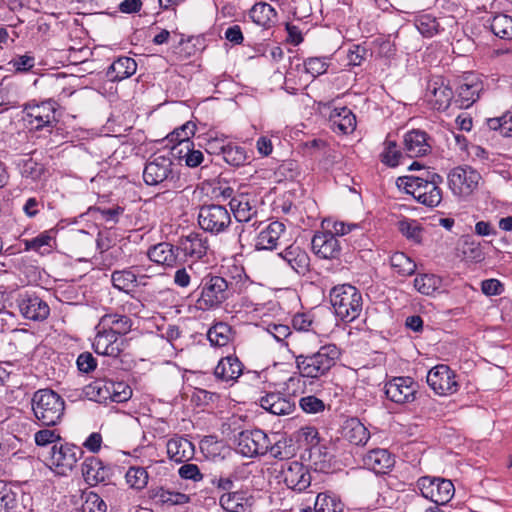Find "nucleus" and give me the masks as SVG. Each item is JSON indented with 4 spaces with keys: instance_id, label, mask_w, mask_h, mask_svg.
Listing matches in <instances>:
<instances>
[{
    "instance_id": "nucleus-1",
    "label": "nucleus",
    "mask_w": 512,
    "mask_h": 512,
    "mask_svg": "<svg viewBox=\"0 0 512 512\" xmlns=\"http://www.w3.org/2000/svg\"><path fill=\"white\" fill-rule=\"evenodd\" d=\"M340 356V349L332 343L321 345L315 351L303 346V351L295 357V363L302 377L318 379L335 366Z\"/></svg>"
},
{
    "instance_id": "nucleus-2",
    "label": "nucleus",
    "mask_w": 512,
    "mask_h": 512,
    "mask_svg": "<svg viewBox=\"0 0 512 512\" xmlns=\"http://www.w3.org/2000/svg\"><path fill=\"white\" fill-rule=\"evenodd\" d=\"M442 176L426 170L421 176H404L397 179L398 187L427 207H436L442 201V190L439 185Z\"/></svg>"
},
{
    "instance_id": "nucleus-3",
    "label": "nucleus",
    "mask_w": 512,
    "mask_h": 512,
    "mask_svg": "<svg viewBox=\"0 0 512 512\" xmlns=\"http://www.w3.org/2000/svg\"><path fill=\"white\" fill-rule=\"evenodd\" d=\"M329 298L336 316L343 322H352L362 313V294L353 285L342 284L333 287Z\"/></svg>"
},
{
    "instance_id": "nucleus-4",
    "label": "nucleus",
    "mask_w": 512,
    "mask_h": 512,
    "mask_svg": "<svg viewBox=\"0 0 512 512\" xmlns=\"http://www.w3.org/2000/svg\"><path fill=\"white\" fill-rule=\"evenodd\" d=\"M31 405L35 418L43 426H55L64 416L65 401L51 389L36 391L31 399Z\"/></svg>"
},
{
    "instance_id": "nucleus-5",
    "label": "nucleus",
    "mask_w": 512,
    "mask_h": 512,
    "mask_svg": "<svg viewBox=\"0 0 512 512\" xmlns=\"http://www.w3.org/2000/svg\"><path fill=\"white\" fill-rule=\"evenodd\" d=\"M201 289L196 307L200 310H209L221 305L229 297L228 282L220 276L206 273L198 284Z\"/></svg>"
},
{
    "instance_id": "nucleus-6",
    "label": "nucleus",
    "mask_w": 512,
    "mask_h": 512,
    "mask_svg": "<svg viewBox=\"0 0 512 512\" xmlns=\"http://www.w3.org/2000/svg\"><path fill=\"white\" fill-rule=\"evenodd\" d=\"M143 179L147 185H161L164 188L175 187L179 180L174 171L172 159L169 156L153 155L146 162Z\"/></svg>"
},
{
    "instance_id": "nucleus-7",
    "label": "nucleus",
    "mask_w": 512,
    "mask_h": 512,
    "mask_svg": "<svg viewBox=\"0 0 512 512\" xmlns=\"http://www.w3.org/2000/svg\"><path fill=\"white\" fill-rule=\"evenodd\" d=\"M197 220L199 227L211 235L224 233L232 222L229 210L218 204L202 205Z\"/></svg>"
},
{
    "instance_id": "nucleus-8",
    "label": "nucleus",
    "mask_w": 512,
    "mask_h": 512,
    "mask_svg": "<svg viewBox=\"0 0 512 512\" xmlns=\"http://www.w3.org/2000/svg\"><path fill=\"white\" fill-rule=\"evenodd\" d=\"M236 450L245 457L264 456L267 454L269 435L261 429L245 430L235 436Z\"/></svg>"
},
{
    "instance_id": "nucleus-9",
    "label": "nucleus",
    "mask_w": 512,
    "mask_h": 512,
    "mask_svg": "<svg viewBox=\"0 0 512 512\" xmlns=\"http://www.w3.org/2000/svg\"><path fill=\"white\" fill-rule=\"evenodd\" d=\"M82 453V449L73 444H54L49 458L50 468L58 475H67L76 466Z\"/></svg>"
},
{
    "instance_id": "nucleus-10",
    "label": "nucleus",
    "mask_w": 512,
    "mask_h": 512,
    "mask_svg": "<svg viewBox=\"0 0 512 512\" xmlns=\"http://www.w3.org/2000/svg\"><path fill=\"white\" fill-rule=\"evenodd\" d=\"M480 174L471 167H456L448 175V184L452 192L467 197L477 188Z\"/></svg>"
},
{
    "instance_id": "nucleus-11",
    "label": "nucleus",
    "mask_w": 512,
    "mask_h": 512,
    "mask_svg": "<svg viewBox=\"0 0 512 512\" xmlns=\"http://www.w3.org/2000/svg\"><path fill=\"white\" fill-rule=\"evenodd\" d=\"M418 383L411 377H393L385 383L386 397L397 404H408L416 399Z\"/></svg>"
},
{
    "instance_id": "nucleus-12",
    "label": "nucleus",
    "mask_w": 512,
    "mask_h": 512,
    "mask_svg": "<svg viewBox=\"0 0 512 512\" xmlns=\"http://www.w3.org/2000/svg\"><path fill=\"white\" fill-rule=\"evenodd\" d=\"M456 375L449 366L439 364L429 370L427 374V384L438 395H449L457 392L458 382Z\"/></svg>"
},
{
    "instance_id": "nucleus-13",
    "label": "nucleus",
    "mask_w": 512,
    "mask_h": 512,
    "mask_svg": "<svg viewBox=\"0 0 512 512\" xmlns=\"http://www.w3.org/2000/svg\"><path fill=\"white\" fill-rule=\"evenodd\" d=\"M96 330L97 333L92 345L97 354L116 358L125 350L127 346L125 339L99 327V324L96 326Z\"/></svg>"
},
{
    "instance_id": "nucleus-14",
    "label": "nucleus",
    "mask_w": 512,
    "mask_h": 512,
    "mask_svg": "<svg viewBox=\"0 0 512 512\" xmlns=\"http://www.w3.org/2000/svg\"><path fill=\"white\" fill-rule=\"evenodd\" d=\"M24 111L29 124L36 130L52 127L56 122L55 102L51 100L41 103H28Z\"/></svg>"
},
{
    "instance_id": "nucleus-15",
    "label": "nucleus",
    "mask_w": 512,
    "mask_h": 512,
    "mask_svg": "<svg viewBox=\"0 0 512 512\" xmlns=\"http://www.w3.org/2000/svg\"><path fill=\"white\" fill-rule=\"evenodd\" d=\"M16 302L21 315L26 319L43 321L50 314L48 304L35 294L21 293Z\"/></svg>"
},
{
    "instance_id": "nucleus-16",
    "label": "nucleus",
    "mask_w": 512,
    "mask_h": 512,
    "mask_svg": "<svg viewBox=\"0 0 512 512\" xmlns=\"http://www.w3.org/2000/svg\"><path fill=\"white\" fill-rule=\"evenodd\" d=\"M482 90L483 83L480 78L473 73L466 74L458 87V96L455 103L458 104L459 108H469L479 99Z\"/></svg>"
},
{
    "instance_id": "nucleus-17",
    "label": "nucleus",
    "mask_w": 512,
    "mask_h": 512,
    "mask_svg": "<svg viewBox=\"0 0 512 512\" xmlns=\"http://www.w3.org/2000/svg\"><path fill=\"white\" fill-rule=\"evenodd\" d=\"M312 251L321 259H336L341 252V245L332 232H316L311 241Z\"/></svg>"
},
{
    "instance_id": "nucleus-18",
    "label": "nucleus",
    "mask_w": 512,
    "mask_h": 512,
    "mask_svg": "<svg viewBox=\"0 0 512 512\" xmlns=\"http://www.w3.org/2000/svg\"><path fill=\"white\" fill-rule=\"evenodd\" d=\"M282 474L286 486L294 491L302 492L311 484L309 471L298 461L287 463Z\"/></svg>"
},
{
    "instance_id": "nucleus-19",
    "label": "nucleus",
    "mask_w": 512,
    "mask_h": 512,
    "mask_svg": "<svg viewBox=\"0 0 512 512\" xmlns=\"http://www.w3.org/2000/svg\"><path fill=\"white\" fill-rule=\"evenodd\" d=\"M176 250L181 251L186 257L199 260L207 255L209 242L202 233L191 232L179 239Z\"/></svg>"
},
{
    "instance_id": "nucleus-20",
    "label": "nucleus",
    "mask_w": 512,
    "mask_h": 512,
    "mask_svg": "<svg viewBox=\"0 0 512 512\" xmlns=\"http://www.w3.org/2000/svg\"><path fill=\"white\" fill-rule=\"evenodd\" d=\"M258 201L255 196L240 194L232 197L229 202L230 209L238 222L249 223L258 214Z\"/></svg>"
},
{
    "instance_id": "nucleus-21",
    "label": "nucleus",
    "mask_w": 512,
    "mask_h": 512,
    "mask_svg": "<svg viewBox=\"0 0 512 512\" xmlns=\"http://www.w3.org/2000/svg\"><path fill=\"white\" fill-rule=\"evenodd\" d=\"M259 405L277 416L289 415L295 410V401L279 392H270L259 399Z\"/></svg>"
},
{
    "instance_id": "nucleus-22",
    "label": "nucleus",
    "mask_w": 512,
    "mask_h": 512,
    "mask_svg": "<svg viewBox=\"0 0 512 512\" xmlns=\"http://www.w3.org/2000/svg\"><path fill=\"white\" fill-rule=\"evenodd\" d=\"M404 150L410 158L427 155L431 151L427 133L419 129L407 132L404 136Z\"/></svg>"
},
{
    "instance_id": "nucleus-23",
    "label": "nucleus",
    "mask_w": 512,
    "mask_h": 512,
    "mask_svg": "<svg viewBox=\"0 0 512 512\" xmlns=\"http://www.w3.org/2000/svg\"><path fill=\"white\" fill-rule=\"evenodd\" d=\"M111 469L94 456L88 457L82 464V475L84 480L90 485L95 486L109 479Z\"/></svg>"
},
{
    "instance_id": "nucleus-24",
    "label": "nucleus",
    "mask_w": 512,
    "mask_h": 512,
    "mask_svg": "<svg viewBox=\"0 0 512 512\" xmlns=\"http://www.w3.org/2000/svg\"><path fill=\"white\" fill-rule=\"evenodd\" d=\"M427 93L433 108L439 111L446 110L452 101L453 92L441 79H435L428 83Z\"/></svg>"
},
{
    "instance_id": "nucleus-25",
    "label": "nucleus",
    "mask_w": 512,
    "mask_h": 512,
    "mask_svg": "<svg viewBox=\"0 0 512 512\" xmlns=\"http://www.w3.org/2000/svg\"><path fill=\"white\" fill-rule=\"evenodd\" d=\"M290 267L299 275H305L310 270V257L308 253L299 246L291 245L279 253Z\"/></svg>"
},
{
    "instance_id": "nucleus-26",
    "label": "nucleus",
    "mask_w": 512,
    "mask_h": 512,
    "mask_svg": "<svg viewBox=\"0 0 512 512\" xmlns=\"http://www.w3.org/2000/svg\"><path fill=\"white\" fill-rule=\"evenodd\" d=\"M167 455L170 460L181 463L194 456V445L182 436H175L167 442Z\"/></svg>"
},
{
    "instance_id": "nucleus-27",
    "label": "nucleus",
    "mask_w": 512,
    "mask_h": 512,
    "mask_svg": "<svg viewBox=\"0 0 512 512\" xmlns=\"http://www.w3.org/2000/svg\"><path fill=\"white\" fill-rule=\"evenodd\" d=\"M364 465L381 474L386 473L387 470L394 466V457L386 449H373L369 451L363 458Z\"/></svg>"
},
{
    "instance_id": "nucleus-28",
    "label": "nucleus",
    "mask_w": 512,
    "mask_h": 512,
    "mask_svg": "<svg viewBox=\"0 0 512 512\" xmlns=\"http://www.w3.org/2000/svg\"><path fill=\"white\" fill-rule=\"evenodd\" d=\"M133 326V321L130 317L117 313H108L103 315L99 321V327L105 328L113 332L118 337L128 334Z\"/></svg>"
},
{
    "instance_id": "nucleus-29",
    "label": "nucleus",
    "mask_w": 512,
    "mask_h": 512,
    "mask_svg": "<svg viewBox=\"0 0 512 512\" xmlns=\"http://www.w3.org/2000/svg\"><path fill=\"white\" fill-rule=\"evenodd\" d=\"M243 372V365L235 356L222 358L214 369V375L222 381H235Z\"/></svg>"
},
{
    "instance_id": "nucleus-30",
    "label": "nucleus",
    "mask_w": 512,
    "mask_h": 512,
    "mask_svg": "<svg viewBox=\"0 0 512 512\" xmlns=\"http://www.w3.org/2000/svg\"><path fill=\"white\" fill-rule=\"evenodd\" d=\"M343 437L354 445H365L370 438L368 429L357 418H349L342 428Z\"/></svg>"
},
{
    "instance_id": "nucleus-31",
    "label": "nucleus",
    "mask_w": 512,
    "mask_h": 512,
    "mask_svg": "<svg viewBox=\"0 0 512 512\" xmlns=\"http://www.w3.org/2000/svg\"><path fill=\"white\" fill-rule=\"evenodd\" d=\"M115 381L107 377L97 378L84 388L86 397L96 402H107L111 398V390L114 388Z\"/></svg>"
},
{
    "instance_id": "nucleus-32",
    "label": "nucleus",
    "mask_w": 512,
    "mask_h": 512,
    "mask_svg": "<svg viewBox=\"0 0 512 512\" xmlns=\"http://www.w3.org/2000/svg\"><path fill=\"white\" fill-rule=\"evenodd\" d=\"M267 454L278 460H286L294 456L295 448L292 440L273 433L269 436Z\"/></svg>"
},
{
    "instance_id": "nucleus-33",
    "label": "nucleus",
    "mask_w": 512,
    "mask_h": 512,
    "mask_svg": "<svg viewBox=\"0 0 512 512\" xmlns=\"http://www.w3.org/2000/svg\"><path fill=\"white\" fill-rule=\"evenodd\" d=\"M137 70V63L133 58L120 57L108 68L106 76L112 82H118L132 76Z\"/></svg>"
},
{
    "instance_id": "nucleus-34",
    "label": "nucleus",
    "mask_w": 512,
    "mask_h": 512,
    "mask_svg": "<svg viewBox=\"0 0 512 512\" xmlns=\"http://www.w3.org/2000/svg\"><path fill=\"white\" fill-rule=\"evenodd\" d=\"M330 122L333 129L342 134L352 133L356 128V117L347 107L334 108L330 113Z\"/></svg>"
},
{
    "instance_id": "nucleus-35",
    "label": "nucleus",
    "mask_w": 512,
    "mask_h": 512,
    "mask_svg": "<svg viewBox=\"0 0 512 512\" xmlns=\"http://www.w3.org/2000/svg\"><path fill=\"white\" fill-rule=\"evenodd\" d=\"M177 250L168 242H161L152 246L147 255L149 259L157 264L172 267L177 260Z\"/></svg>"
},
{
    "instance_id": "nucleus-36",
    "label": "nucleus",
    "mask_w": 512,
    "mask_h": 512,
    "mask_svg": "<svg viewBox=\"0 0 512 512\" xmlns=\"http://www.w3.org/2000/svg\"><path fill=\"white\" fill-rule=\"evenodd\" d=\"M285 232V225L282 222H271L258 236L256 247L258 249L272 250L277 247L278 241Z\"/></svg>"
},
{
    "instance_id": "nucleus-37",
    "label": "nucleus",
    "mask_w": 512,
    "mask_h": 512,
    "mask_svg": "<svg viewBox=\"0 0 512 512\" xmlns=\"http://www.w3.org/2000/svg\"><path fill=\"white\" fill-rule=\"evenodd\" d=\"M345 508L340 496L332 491L318 493L314 501L315 512H344Z\"/></svg>"
},
{
    "instance_id": "nucleus-38",
    "label": "nucleus",
    "mask_w": 512,
    "mask_h": 512,
    "mask_svg": "<svg viewBox=\"0 0 512 512\" xmlns=\"http://www.w3.org/2000/svg\"><path fill=\"white\" fill-rule=\"evenodd\" d=\"M172 153L190 168L198 167L204 161V154L200 150L194 149L193 142H184L182 147H172Z\"/></svg>"
},
{
    "instance_id": "nucleus-39",
    "label": "nucleus",
    "mask_w": 512,
    "mask_h": 512,
    "mask_svg": "<svg viewBox=\"0 0 512 512\" xmlns=\"http://www.w3.org/2000/svg\"><path fill=\"white\" fill-rule=\"evenodd\" d=\"M149 497L156 503L162 505H181L189 501V497L180 492H174L164 489L163 487H155L150 489Z\"/></svg>"
},
{
    "instance_id": "nucleus-40",
    "label": "nucleus",
    "mask_w": 512,
    "mask_h": 512,
    "mask_svg": "<svg viewBox=\"0 0 512 512\" xmlns=\"http://www.w3.org/2000/svg\"><path fill=\"white\" fill-rule=\"evenodd\" d=\"M491 31L495 36L504 39H512V15L499 13L493 16L490 21Z\"/></svg>"
},
{
    "instance_id": "nucleus-41",
    "label": "nucleus",
    "mask_w": 512,
    "mask_h": 512,
    "mask_svg": "<svg viewBox=\"0 0 512 512\" xmlns=\"http://www.w3.org/2000/svg\"><path fill=\"white\" fill-rule=\"evenodd\" d=\"M223 159L231 166L239 167L249 161V156L244 147L234 144H227L221 147Z\"/></svg>"
},
{
    "instance_id": "nucleus-42",
    "label": "nucleus",
    "mask_w": 512,
    "mask_h": 512,
    "mask_svg": "<svg viewBox=\"0 0 512 512\" xmlns=\"http://www.w3.org/2000/svg\"><path fill=\"white\" fill-rule=\"evenodd\" d=\"M454 492V485L450 480L437 478L433 491V499L430 501L434 504L445 505L451 500Z\"/></svg>"
},
{
    "instance_id": "nucleus-43",
    "label": "nucleus",
    "mask_w": 512,
    "mask_h": 512,
    "mask_svg": "<svg viewBox=\"0 0 512 512\" xmlns=\"http://www.w3.org/2000/svg\"><path fill=\"white\" fill-rule=\"evenodd\" d=\"M111 281L116 289L128 293L136 286L137 276L130 269L116 270L111 275Z\"/></svg>"
},
{
    "instance_id": "nucleus-44",
    "label": "nucleus",
    "mask_w": 512,
    "mask_h": 512,
    "mask_svg": "<svg viewBox=\"0 0 512 512\" xmlns=\"http://www.w3.org/2000/svg\"><path fill=\"white\" fill-rule=\"evenodd\" d=\"M232 329L231 327L223 322L216 323L212 326L207 333L208 340L211 345L222 347L226 346L231 340Z\"/></svg>"
},
{
    "instance_id": "nucleus-45",
    "label": "nucleus",
    "mask_w": 512,
    "mask_h": 512,
    "mask_svg": "<svg viewBox=\"0 0 512 512\" xmlns=\"http://www.w3.org/2000/svg\"><path fill=\"white\" fill-rule=\"evenodd\" d=\"M391 267L401 276H410L416 270V264L403 252H396L390 258Z\"/></svg>"
},
{
    "instance_id": "nucleus-46",
    "label": "nucleus",
    "mask_w": 512,
    "mask_h": 512,
    "mask_svg": "<svg viewBox=\"0 0 512 512\" xmlns=\"http://www.w3.org/2000/svg\"><path fill=\"white\" fill-rule=\"evenodd\" d=\"M220 504L228 512H246L247 510L245 498L237 491L222 494Z\"/></svg>"
},
{
    "instance_id": "nucleus-47",
    "label": "nucleus",
    "mask_w": 512,
    "mask_h": 512,
    "mask_svg": "<svg viewBox=\"0 0 512 512\" xmlns=\"http://www.w3.org/2000/svg\"><path fill=\"white\" fill-rule=\"evenodd\" d=\"M440 285V278L434 274H421L414 279V287L423 295H432Z\"/></svg>"
},
{
    "instance_id": "nucleus-48",
    "label": "nucleus",
    "mask_w": 512,
    "mask_h": 512,
    "mask_svg": "<svg viewBox=\"0 0 512 512\" xmlns=\"http://www.w3.org/2000/svg\"><path fill=\"white\" fill-rule=\"evenodd\" d=\"M17 493L6 483L0 481V512H17Z\"/></svg>"
},
{
    "instance_id": "nucleus-49",
    "label": "nucleus",
    "mask_w": 512,
    "mask_h": 512,
    "mask_svg": "<svg viewBox=\"0 0 512 512\" xmlns=\"http://www.w3.org/2000/svg\"><path fill=\"white\" fill-rule=\"evenodd\" d=\"M18 167L23 177L29 178L33 181L40 180L45 172L44 166L32 158L22 159L18 163Z\"/></svg>"
},
{
    "instance_id": "nucleus-50",
    "label": "nucleus",
    "mask_w": 512,
    "mask_h": 512,
    "mask_svg": "<svg viewBox=\"0 0 512 512\" xmlns=\"http://www.w3.org/2000/svg\"><path fill=\"white\" fill-rule=\"evenodd\" d=\"M82 512H106L107 505L98 493L90 491L82 494Z\"/></svg>"
},
{
    "instance_id": "nucleus-51",
    "label": "nucleus",
    "mask_w": 512,
    "mask_h": 512,
    "mask_svg": "<svg viewBox=\"0 0 512 512\" xmlns=\"http://www.w3.org/2000/svg\"><path fill=\"white\" fill-rule=\"evenodd\" d=\"M127 484L136 490H141L148 483V473L143 467H130L125 474Z\"/></svg>"
},
{
    "instance_id": "nucleus-52",
    "label": "nucleus",
    "mask_w": 512,
    "mask_h": 512,
    "mask_svg": "<svg viewBox=\"0 0 512 512\" xmlns=\"http://www.w3.org/2000/svg\"><path fill=\"white\" fill-rule=\"evenodd\" d=\"M195 130L196 125L189 121L171 132L168 138L170 142L176 143L173 147H182L184 142H191L190 138L195 134Z\"/></svg>"
},
{
    "instance_id": "nucleus-53",
    "label": "nucleus",
    "mask_w": 512,
    "mask_h": 512,
    "mask_svg": "<svg viewBox=\"0 0 512 512\" xmlns=\"http://www.w3.org/2000/svg\"><path fill=\"white\" fill-rule=\"evenodd\" d=\"M274 14V8L270 4L264 2L256 3L249 12L253 22L263 26L271 20V17L274 16Z\"/></svg>"
},
{
    "instance_id": "nucleus-54",
    "label": "nucleus",
    "mask_w": 512,
    "mask_h": 512,
    "mask_svg": "<svg viewBox=\"0 0 512 512\" xmlns=\"http://www.w3.org/2000/svg\"><path fill=\"white\" fill-rule=\"evenodd\" d=\"M318 0H292L290 7L296 19L302 20L312 15V9Z\"/></svg>"
},
{
    "instance_id": "nucleus-55",
    "label": "nucleus",
    "mask_w": 512,
    "mask_h": 512,
    "mask_svg": "<svg viewBox=\"0 0 512 512\" xmlns=\"http://www.w3.org/2000/svg\"><path fill=\"white\" fill-rule=\"evenodd\" d=\"M461 251L464 258L470 261L480 262L485 257L481 244L474 240L466 239Z\"/></svg>"
},
{
    "instance_id": "nucleus-56",
    "label": "nucleus",
    "mask_w": 512,
    "mask_h": 512,
    "mask_svg": "<svg viewBox=\"0 0 512 512\" xmlns=\"http://www.w3.org/2000/svg\"><path fill=\"white\" fill-rule=\"evenodd\" d=\"M401 152L397 149L395 141H385V148L381 153V161L387 166L395 167L399 164Z\"/></svg>"
},
{
    "instance_id": "nucleus-57",
    "label": "nucleus",
    "mask_w": 512,
    "mask_h": 512,
    "mask_svg": "<svg viewBox=\"0 0 512 512\" xmlns=\"http://www.w3.org/2000/svg\"><path fill=\"white\" fill-rule=\"evenodd\" d=\"M305 71L313 77L320 76L327 71L328 63L325 58L310 57L304 61Z\"/></svg>"
},
{
    "instance_id": "nucleus-58",
    "label": "nucleus",
    "mask_w": 512,
    "mask_h": 512,
    "mask_svg": "<svg viewBox=\"0 0 512 512\" xmlns=\"http://www.w3.org/2000/svg\"><path fill=\"white\" fill-rule=\"evenodd\" d=\"M299 405L304 412L310 414H317L325 410L324 402L314 395L302 397Z\"/></svg>"
},
{
    "instance_id": "nucleus-59",
    "label": "nucleus",
    "mask_w": 512,
    "mask_h": 512,
    "mask_svg": "<svg viewBox=\"0 0 512 512\" xmlns=\"http://www.w3.org/2000/svg\"><path fill=\"white\" fill-rule=\"evenodd\" d=\"M416 27L423 36L432 37L438 32L439 24L435 18L425 15L417 20Z\"/></svg>"
},
{
    "instance_id": "nucleus-60",
    "label": "nucleus",
    "mask_w": 512,
    "mask_h": 512,
    "mask_svg": "<svg viewBox=\"0 0 512 512\" xmlns=\"http://www.w3.org/2000/svg\"><path fill=\"white\" fill-rule=\"evenodd\" d=\"M111 391L110 401L116 403L125 402L132 396V390L130 386L123 381L115 382L114 388Z\"/></svg>"
},
{
    "instance_id": "nucleus-61",
    "label": "nucleus",
    "mask_w": 512,
    "mask_h": 512,
    "mask_svg": "<svg viewBox=\"0 0 512 512\" xmlns=\"http://www.w3.org/2000/svg\"><path fill=\"white\" fill-rule=\"evenodd\" d=\"M61 439L56 430L41 429L34 435V440L37 446H47L49 444H57Z\"/></svg>"
},
{
    "instance_id": "nucleus-62",
    "label": "nucleus",
    "mask_w": 512,
    "mask_h": 512,
    "mask_svg": "<svg viewBox=\"0 0 512 512\" xmlns=\"http://www.w3.org/2000/svg\"><path fill=\"white\" fill-rule=\"evenodd\" d=\"M399 231L407 238L414 241L420 240L421 229L414 220H402L398 223Z\"/></svg>"
},
{
    "instance_id": "nucleus-63",
    "label": "nucleus",
    "mask_w": 512,
    "mask_h": 512,
    "mask_svg": "<svg viewBox=\"0 0 512 512\" xmlns=\"http://www.w3.org/2000/svg\"><path fill=\"white\" fill-rule=\"evenodd\" d=\"M77 368L82 373H90L97 367V360L90 352L81 353L76 360Z\"/></svg>"
},
{
    "instance_id": "nucleus-64",
    "label": "nucleus",
    "mask_w": 512,
    "mask_h": 512,
    "mask_svg": "<svg viewBox=\"0 0 512 512\" xmlns=\"http://www.w3.org/2000/svg\"><path fill=\"white\" fill-rule=\"evenodd\" d=\"M313 324L312 316L307 313H297L292 319V325L297 331L309 332L313 330Z\"/></svg>"
}]
</instances>
